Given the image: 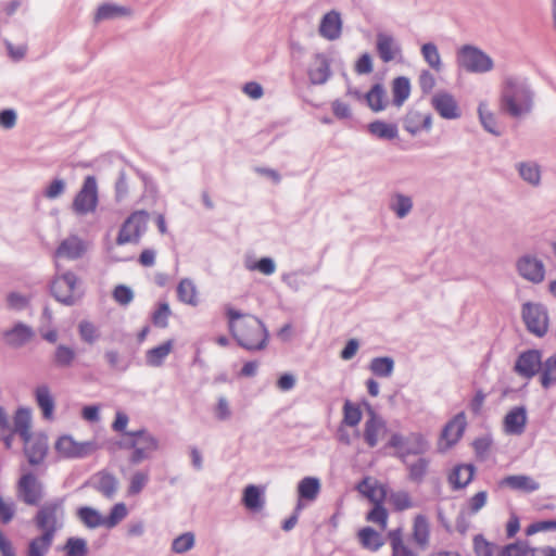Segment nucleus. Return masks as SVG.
<instances>
[{
	"mask_svg": "<svg viewBox=\"0 0 556 556\" xmlns=\"http://www.w3.org/2000/svg\"><path fill=\"white\" fill-rule=\"evenodd\" d=\"M229 332L238 345L248 351L264 350L268 341V330L256 316L244 315L240 311L226 306Z\"/></svg>",
	"mask_w": 556,
	"mask_h": 556,
	"instance_id": "nucleus-1",
	"label": "nucleus"
},
{
	"mask_svg": "<svg viewBox=\"0 0 556 556\" xmlns=\"http://www.w3.org/2000/svg\"><path fill=\"white\" fill-rule=\"evenodd\" d=\"M535 91L529 79L521 76L505 78L501 97V111L511 118H521L529 115L534 108Z\"/></svg>",
	"mask_w": 556,
	"mask_h": 556,
	"instance_id": "nucleus-2",
	"label": "nucleus"
},
{
	"mask_svg": "<svg viewBox=\"0 0 556 556\" xmlns=\"http://www.w3.org/2000/svg\"><path fill=\"white\" fill-rule=\"evenodd\" d=\"M65 508L64 498L55 497L39 504V508L34 516V523L41 533L50 536L61 530L64 526Z\"/></svg>",
	"mask_w": 556,
	"mask_h": 556,
	"instance_id": "nucleus-3",
	"label": "nucleus"
},
{
	"mask_svg": "<svg viewBox=\"0 0 556 556\" xmlns=\"http://www.w3.org/2000/svg\"><path fill=\"white\" fill-rule=\"evenodd\" d=\"M456 62L459 68L472 74H484L494 68L492 58L472 45H464L457 50Z\"/></svg>",
	"mask_w": 556,
	"mask_h": 556,
	"instance_id": "nucleus-4",
	"label": "nucleus"
},
{
	"mask_svg": "<svg viewBox=\"0 0 556 556\" xmlns=\"http://www.w3.org/2000/svg\"><path fill=\"white\" fill-rule=\"evenodd\" d=\"M99 204L97 178L92 175L85 177L79 191L74 197L72 210L78 216H86L96 212Z\"/></svg>",
	"mask_w": 556,
	"mask_h": 556,
	"instance_id": "nucleus-5",
	"label": "nucleus"
},
{
	"mask_svg": "<svg viewBox=\"0 0 556 556\" xmlns=\"http://www.w3.org/2000/svg\"><path fill=\"white\" fill-rule=\"evenodd\" d=\"M149 214L144 210L132 212L122 224L116 244L138 243L147 230Z\"/></svg>",
	"mask_w": 556,
	"mask_h": 556,
	"instance_id": "nucleus-6",
	"label": "nucleus"
},
{
	"mask_svg": "<svg viewBox=\"0 0 556 556\" xmlns=\"http://www.w3.org/2000/svg\"><path fill=\"white\" fill-rule=\"evenodd\" d=\"M521 317L527 330L542 338L548 330V312L541 303L526 302L521 308Z\"/></svg>",
	"mask_w": 556,
	"mask_h": 556,
	"instance_id": "nucleus-7",
	"label": "nucleus"
},
{
	"mask_svg": "<svg viewBox=\"0 0 556 556\" xmlns=\"http://www.w3.org/2000/svg\"><path fill=\"white\" fill-rule=\"evenodd\" d=\"M16 495L28 506H39L45 496V485L35 473L26 472L16 483Z\"/></svg>",
	"mask_w": 556,
	"mask_h": 556,
	"instance_id": "nucleus-8",
	"label": "nucleus"
},
{
	"mask_svg": "<svg viewBox=\"0 0 556 556\" xmlns=\"http://www.w3.org/2000/svg\"><path fill=\"white\" fill-rule=\"evenodd\" d=\"M77 282V275L67 270L52 279L50 282V293L58 302L72 306L76 303L75 289Z\"/></svg>",
	"mask_w": 556,
	"mask_h": 556,
	"instance_id": "nucleus-9",
	"label": "nucleus"
},
{
	"mask_svg": "<svg viewBox=\"0 0 556 556\" xmlns=\"http://www.w3.org/2000/svg\"><path fill=\"white\" fill-rule=\"evenodd\" d=\"M132 437H137L139 440V444L135 452L131 453L129 457V463L132 465H138L146 459L151 457V454L159 450V440L152 433H150L146 428H141L135 430L129 433Z\"/></svg>",
	"mask_w": 556,
	"mask_h": 556,
	"instance_id": "nucleus-10",
	"label": "nucleus"
},
{
	"mask_svg": "<svg viewBox=\"0 0 556 556\" xmlns=\"http://www.w3.org/2000/svg\"><path fill=\"white\" fill-rule=\"evenodd\" d=\"M514 369L523 378H533L542 370V352L535 349L523 351L517 357Z\"/></svg>",
	"mask_w": 556,
	"mask_h": 556,
	"instance_id": "nucleus-11",
	"label": "nucleus"
},
{
	"mask_svg": "<svg viewBox=\"0 0 556 556\" xmlns=\"http://www.w3.org/2000/svg\"><path fill=\"white\" fill-rule=\"evenodd\" d=\"M34 337V329L23 321H16L11 328L2 331L4 344L13 350L23 348L29 343Z\"/></svg>",
	"mask_w": 556,
	"mask_h": 556,
	"instance_id": "nucleus-12",
	"label": "nucleus"
},
{
	"mask_svg": "<svg viewBox=\"0 0 556 556\" xmlns=\"http://www.w3.org/2000/svg\"><path fill=\"white\" fill-rule=\"evenodd\" d=\"M516 267L518 274L532 283H540L544 280L545 266L541 260L533 255L527 254L519 257Z\"/></svg>",
	"mask_w": 556,
	"mask_h": 556,
	"instance_id": "nucleus-13",
	"label": "nucleus"
},
{
	"mask_svg": "<svg viewBox=\"0 0 556 556\" xmlns=\"http://www.w3.org/2000/svg\"><path fill=\"white\" fill-rule=\"evenodd\" d=\"M376 50L382 62L402 60L401 43L391 34L379 31L376 36Z\"/></svg>",
	"mask_w": 556,
	"mask_h": 556,
	"instance_id": "nucleus-14",
	"label": "nucleus"
},
{
	"mask_svg": "<svg viewBox=\"0 0 556 556\" xmlns=\"http://www.w3.org/2000/svg\"><path fill=\"white\" fill-rule=\"evenodd\" d=\"M431 105L444 119H457L462 116L458 103L447 91H438L431 98Z\"/></svg>",
	"mask_w": 556,
	"mask_h": 556,
	"instance_id": "nucleus-15",
	"label": "nucleus"
},
{
	"mask_svg": "<svg viewBox=\"0 0 556 556\" xmlns=\"http://www.w3.org/2000/svg\"><path fill=\"white\" fill-rule=\"evenodd\" d=\"M497 556H556L552 546L530 547L526 541H517L503 546Z\"/></svg>",
	"mask_w": 556,
	"mask_h": 556,
	"instance_id": "nucleus-16",
	"label": "nucleus"
},
{
	"mask_svg": "<svg viewBox=\"0 0 556 556\" xmlns=\"http://www.w3.org/2000/svg\"><path fill=\"white\" fill-rule=\"evenodd\" d=\"M367 482H368V478H365L357 486L358 490L362 492H363V490H362L363 485L368 486V490L364 493L369 498V501L374 503V507L369 510L366 518L368 521L378 523L381 526V528L384 529L387 527V522H388V510L386 509V507L382 504L386 494H384V492H382L381 496L379 498H377L375 495V488L369 486L367 484Z\"/></svg>",
	"mask_w": 556,
	"mask_h": 556,
	"instance_id": "nucleus-17",
	"label": "nucleus"
},
{
	"mask_svg": "<svg viewBox=\"0 0 556 556\" xmlns=\"http://www.w3.org/2000/svg\"><path fill=\"white\" fill-rule=\"evenodd\" d=\"M24 442V453L30 465H39L43 462L48 452V439L45 434H28Z\"/></svg>",
	"mask_w": 556,
	"mask_h": 556,
	"instance_id": "nucleus-18",
	"label": "nucleus"
},
{
	"mask_svg": "<svg viewBox=\"0 0 556 556\" xmlns=\"http://www.w3.org/2000/svg\"><path fill=\"white\" fill-rule=\"evenodd\" d=\"M86 484L90 485L93 490L109 500H112L118 490L117 478L105 469L94 473Z\"/></svg>",
	"mask_w": 556,
	"mask_h": 556,
	"instance_id": "nucleus-19",
	"label": "nucleus"
},
{
	"mask_svg": "<svg viewBox=\"0 0 556 556\" xmlns=\"http://www.w3.org/2000/svg\"><path fill=\"white\" fill-rule=\"evenodd\" d=\"M85 252V242L77 236H70L59 244L54 251V257L75 261L83 257Z\"/></svg>",
	"mask_w": 556,
	"mask_h": 556,
	"instance_id": "nucleus-20",
	"label": "nucleus"
},
{
	"mask_svg": "<svg viewBox=\"0 0 556 556\" xmlns=\"http://www.w3.org/2000/svg\"><path fill=\"white\" fill-rule=\"evenodd\" d=\"M342 21L338 11L327 12L320 21L319 34L328 40H337L341 36Z\"/></svg>",
	"mask_w": 556,
	"mask_h": 556,
	"instance_id": "nucleus-21",
	"label": "nucleus"
},
{
	"mask_svg": "<svg viewBox=\"0 0 556 556\" xmlns=\"http://www.w3.org/2000/svg\"><path fill=\"white\" fill-rule=\"evenodd\" d=\"M527 424V410L523 406L511 408L504 418L506 433L520 435L523 433Z\"/></svg>",
	"mask_w": 556,
	"mask_h": 556,
	"instance_id": "nucleus-22",
	"label": "nucleus"
},
{
	"mask_svg": "<svg viewBox=\"0 0 556 556\" xmlns=\"http://www.w3.org/2000/svg\"><path fill=\"white\" fill-rule=\"evenodd\" d=\"M404 129L415 136L421 130L429 131L432 127V115L422 114L418 111H410L404 118Z\"/></svg>",
	"mask_w": 556,
	"mask_h": 556,
	"instance_id": "nucleus-23",
	"label": "nucleus"
},
{
	"mask_svg": "<svg viewBox=\"0 0 556 556\" xmlns=\"http://www.w3.org/2000/svg\"><path fill=\"white\" fill-rule=\"evenodd\" d=\"M307 74L312 85L325 84L331 75L328 58L323 53H317L315 55V65L308 70Z\"/></svg>",
	"mask_w": 556,
	"mask_h": 556,
	"instance_id": "nucleus-24",
	"label": "nucleus"
},
{
	"mask_svg": "<svg viewBox=\"0 0 556 556\" xmlns=\"http://www.w3.org/2000/svg\"><path fill=\"white\" fill-rule=\"evenodd\" d=\"M34 395L38 407L41 409L42 417L46 420H51L54 414L55 401L50 388L47 384H40L35 389Z\"/></svg>",
	"mask_w": 556,
	"mask_h": 556,
	"instance_id": "nucleus-25",
	"label": "nucleus"
},
{
	"mask_svg": "<svg viewBox=\"0 0 556 556\" xmlns=\"http://www.w3.org/2000/svg\"><path fill=\"white\" fill-rule=\"evenodd\" d=\"M369 418L364 426V440L369 447H375L378 443V433L384 428L383 419L378 416L371 407H368Z\"/></svg>",
	"mask_w": 556,
	"mask_h": 556,
	"instance_id": "nucleus-26",
	"label": "nucleus"
},
{
	"mask_svg": "<svg viewBox=\"0 0 556 556\" xmlns=\"http://www.w3.org/2000/svg\"><path fill=\"white\" fill-rule=\"evenodd\" d=\"M31 409L28 407H18L13 416V432L20 435L22 440H27L28 434L31 433Z\"/></svg>",
	"mask_w": 556,
	"mask_h": 556,
	"instance_id": "nucleus-27",
	"label": "nucleus"
},
{
	"mask_svg": "<svg viewBox=\"0 0 556 556\" xmlns=\"http://www.w3.org/2000/svg\"><path fill=\"white\" fill-rule=\"evenodd\" d=\"M475 475V466L472 464H460L454 467L448 476V481L454 490L466 488Z\"/></svg>",
	"mask_w": 556,
	"mask_h": 556,
	"instance_id": "nucleus-28",
	"label": "nucleus"
},
{
	"mask_svg": "<svg viewBox=\"0 0 556 556\" xmlns=\"http://www.w3.org/2000/svg\"><path fill=\"white\" fill-rule=\"evenodd\" d=\"M516 169L520 178L531 187H539L542 180L541 166L533 161L519 162Z\"/></svg>",
	"mask_w": 556,
	"mask_h": 556,
	"instance_id": "nucleus-29",
	"label": "nucleus"
},
{
	"mask_svg": "<svg viewBox=\"0 0 556 556\" xmlns=\"http://www.w3.org/2000/svg\"><path fill=\"white\" fill-rule=\"evenodd\" d=\"M501 484L526 493H532L540 489V483L526 475L507 476L501 481Z\"/></svg>",
	"mask_w": 556,
	"mask_h": 556,
	"instance_id": "nucleus-30",
	"label": "nucleus"
},
{
	"mask_svg": "<svg viewBox=\"0 0 556 556\" xmlns=\"http://www.w3.org/2000/svg\"><path fill=\"white\" fill-rule=\"evenodd\" d=\"M321 483L317 477H304L298 483L296 493L299 498L306 502H314L320 493Z\"/></svg>",
	"mask_w": 556,
	"mask_h": 556,
	"instance_id": "nucleus-31",
	"label": "nucleus"
},
{
	"mask_svg": "<svg viewBox=\"0 0 556 556\" xmlns=\"http://www.w3.org/2000/svg\"><path fill=\"white\" fill-rule=\"evenodd\" d=\"M430 528L426 516L417 515L413 523V539L417 546L425 551L429 546Z\"/></svg>",
	"mask_w": 556,
	"mask_h": 556,
	"instance_id": "nucleus-32",
	"label": "nucleus"
},
{
	"mask_svg": "<svg viewBox=\"0 0 556 556\" xmlns=\"http://www.w3.org/2000/svg\"><path fill=\"white\" fill-rule=\"evenodd\" d=\"M76 359V352L72 346L66 344H58L51 356V362L55 368H71Z\"/></svg>",
	"mask_w": 556,
	"mask_h": 556,
	"instance_id": "nucleus-33",
	"label": "nucleus"
},
{
	"mask_svg": "<svg viewBox=\"0 0 556 556\" xmlns=\"http://www.w3.org/2000/svg\"><path fill=\"white\" fill-rule=\"evenodd\" d=\"M465 428L466 421L464 414L462 413L445 425L442 431V437L450 445L455 444L463 437Z\"/></svg>",
	"mask_w": 556,
	"mask_h": 556,
	"instance_id": "nucleus-34",
	"label": "nucleus"
},
{
	"mask_svg": "<svg viewBox=\"0 0 556 556\" xmlns=\"http://www.w3.org/2000/svg\"><path fill=\"white\" fill-rule=\"evenodd\" d=\"M174 341L172 339L163 342L162 344L152 348L146 353V363L151 367H160L164 364L165 358L172 352Z\"/></svg>",
	"mask_w": 556,
	"mask_h": 556,
	"instance_id": "nucleus-35",
	"label": "nucleus"
},
{
	"mask_svg": "<svg viewBox=\"0 0 556 556\" xmlns=\"http://www.w3.org/2000/svg\"><path fill=\"white\" fill-rule=\"evenodd\" d=\"M129 14H130V9L127 7L113 4V3H103L98 8V10L94 14V23L113 20L116 17L129 15Z\"/></svg>",
	"mask_w": 556,
	"mask_h": 556,
	"instance_id": "nucleus-36",
	"label": "nucleus"
},
{
	"mask_svg": "<svg viewBox=\"0 0 556 556\" xmlns=\"http://www.w3.org/2000/svg\"><path fill=\"white\" fill-rule=\"evenodd\" d=\"M393 104L402 106L410 94V81L406 76L395 77L392 81Z\"/></svg>",
	"mask_w": 556,
	"mask_h": 556,
	"instance_id": "nucleus-37",
	"label": "nucleus"
},
{
	"mask_svg": "<svg viewBox=\"0 0 556 556\" xmlns=\"http://www.w3.org/2000/svg\"><path fill=\"white\" fill-rule=\"evenodd\" d=\"M242 503L252 511L262 509L264 506L262 490L254 484H249L243 490Z\"/></svg>",
	"mask_w": 556,
	"mask_h": 556,
	"instance_id": "nucleus-38",
	"label": "nucleus"
},
{
	"mask_svg": "<svg viewBox=\"0 0 556 556\" xmlns=\"http://www.w3.org/2000/svg\"><path fill=\"white\" fill-rule=\"evenodd\" d=\"M541 386L548 389L556 383V351L542 361Z\"/></svg>",
	"mask_w": 556,
	"mask_h": 556,
	"instance_id": "nucleus-39",
	"label": "nucleus"
},
{
	"mask_svg": "<svg viewBox=\"0 0 556 556\" xmlns=\"http://www.w3.org/2000/svg\"><path fill=\"white\" fill-rule=\"evenodd\" d=\"M368 131L379 138L392 140L395 139L399 135V129L395 124H388L383 121H374L368 125Z\"/></svg>",
	"mask_w": 556,
	"mask_h": 556,
	"instance_id": "nucleus-40",
	"label": "nucleus"
},
{
	"mask_svg": "<svg viewBox=\"0 0 556 556\" xmlns=\"http://www.w3.org/2000/svg\"><path fill=\"white\" fill-rule=\"evenodd\" d=\"M394 365V359L390 356L374 357L370 361L369 369L377 377L388 378L392 376Z\"/></svg>",
	"mask_w": 556,
	"mask_h": 556,
	"instance_id": "nucleus-41",
	"label": "nucleus"
},
{
	"mask_svg": "<svg viewBox=\"0 0 556 556\" xmlns=\"http://www.w3.org/2000/svg\"><path fill=\"white\" fill-rule=\"evenodd\" d=\"M358 538L362 545L372 552L378 551L384 544L381 534L371 527L359 530Z\"/></svg>",
	"mask_w": 556,
	"mask_h": 556,
	"instance_id": "nucleus-42",
	"label": "nucleus"
},
{
	"mask_svg": "<svg viewBox=\"0 0 556 556\" xmlns=\"http://www.w3.org/2000/svg\"><path fill=\"white\" fill-rule=\"evenodd\" d=\"M366 101L368 106L374 112L383 111L387 106L386 103V89L381 84H375L371 89L366 93Z\"/></svg>",
	"mask_w": 556,
	"mask_h": 556,
	"instance_id": "nucleus-43",
	"label": "nucleus"
},
{
	"mask_svg": "<svg viewBox=\"0 0 556 556\" xmlns=\"http://www.w3.org/2000/svg\"><path fill=\"white\" fill-rule=\"evenodd\" d=\"M104 358H105L110 369L119 371V372L127 371L131 365L130 358L122 355L115 349L105 350Z\"/></svg>",
	"mask_w": 556,
	"mask_h": 556,
	"instance_id": "nucleus-44",
	"label": "nucleus"
},
{
	"mask_svg": "<svg viewBox=\"0 0 556 556\" xmlns=\"http://www.w3.org/2000/svg\"><path fill=\"white\" fill-rule=\"evenodd\" d=\"M53 536L41 533L28 543L27 556H46L49 552Z\"/></svg>",
	"mask_w": 556,
	"mask_h": 556,
	"instance_id": "nucleus-45",
	"label": "nucleus"
},
{
	"mask_svg": "<svg viewBox=\"0 0 556 556\" xmlns=\"http://www.w3.org/2000/svg\"><path fill=\"white\" fill-rule=\"evenodd\" d=\"M77 517L88 528L94 529L104 526V518L101 514L89 506H83L77 509Z\"/></svg>",
	"mask_w": 556,
	"mask_h": 556,
	"instance_id": "nucleus-46",
	"label": "nucleus"
},
{
	"mask_svg": "<svg viewBox=\"0 0 556 556\" xmlns=\"http://www.w3.org/2000/svg\"><path fill=\"white\" fill-rule=\"evenodd\" d=\"M178 299L189 305L195 306L198 304L197 288L191 279L184 278L177 286Z\"/></svg>",
	"mask_w": 556,
	"mask_h": 556,
	"instance_id": "nucleus-47",
	"label": "nucleus"
},
{
	"mask_svg": "<svg viewBox=\"0 0 556 556\" xmlns=\"http://www.w3.org/2000/svg\"><path fill=\"white\" fill-rule=\"evenodd\" d=\"M62 551L65 556H87L89 553L87 541L78 536H70L62 546Z\"/></svg>",
	"mask_w": 556,
	"mask_h": 556,
	"instance_id": "nucleus-48",
	"label": "nucleus"
},
{
	"mask_svg": "<svg viewBox=\"0 0 556 556\" xmlns=\"http://www.w3.org/2000/svg\"><path fill=\"white\" fill-rule=\"evenodd\" d=\"M413 208V200L403 193H395L390 202V210L395 213L399 218L406 217Z\"/></svg>",
	"mask_w": 556,
	"mask_h": 556,
	"instance_id": "nucleus-49",
	"label": "nucleus"
},
{
	"mask_svg": "<svg viewBox=\"0 0 556 556\" xmlns=\"http://www.w3.org/2000/svg\"><path fill=\"white\" fill-rule=\"evenodd\" d=\"M389 540L392 547V556H417V554L404 544L401 529L389 532Z\"/></svg>",
	"mask_w": 556,
	"mask_h": 556,
	"instance_id": "nucleus-50",
	"label": "nucleus"
},
{
	"mask_svg": "<svg viewBox=\"0 0 556 556\" xmlns=\"http://www.w3.org/2000/svg\"><path fill=\"white\" fill-rule=\"evenodd\" d=\"M428 450V442L421 433L413 432L407 435L404 453L407 455H419Z\"/></svg>",
	"mask_w": 556,
	"mask_h": 556,
	"instance_id": "nucleus-51",
	"label": "nucleus"
},
{
	"mask_svg": "<svg viewBox=\"0 0 556 556\" xmlns=\"http://www.w3.org/2000/svg\"><path fill=\"white\" fill-rule=\"evenodd\" d=\"M421 55L428 65L435 72L442 70V61L438 47L433 42H427L421 46Z\"/></svg>",
	"mask_w": 556,
	"mask_h": 556,
	"instance_id": "nucleus-52",
	"label": "nucleus"
},
{
	"mask_svg": "<svg viewBox=\"0 0 556 556\" xmlns=\"http://www.w3.org/2000/svg\"><path fill=\"white\" fill-rule=\"evenodd\" d=\"M30 302H31L30 295L22 294L16 291H11L5 296V303H7L8 309L14 311V312H22V311L26 309L27 307H29Z\"/></svg>",
	"mask_w": 556,
	"mask_h": 556,
	"instance_id": "nucleus-53",
	"label": "nucleus"
},
{
	"mask_svg": "<svg viewBox=\"0 0 556 556\" xmlns=\"http://www.w3.org/2000/svg\"><path fill=\"white\" fill-rule=\"evenodd\" d=\"M478 114L481 125L488 132L494 136H501V131L497 129L496 118L494 114L488 110L485 104H479Z\"/></svg>",
	"mask_w": 556,
	"mask_h": 556,
	"instance_id": "nucleus-54",
	"label": "nucleus"
},
{
	"mask_svg": "<svg viewBox=\"0 0 556 556\" xmlns=\"http://www.w3.org/2000/svg\"><path fill=\"white\" fill-rule=\"evenodd\" d=\"M78 333L83 342L87 344H94L100 338L99 329L88 320H81L78 324Z\"/></svg>",
	"mask_w": 556,
	"mask_h": 556,
	"instance_id": "nucleus-55",
	"label": "nucleus"
},
{
	"mask_svg": "<svg viewBox=\"0 0 556 556\" xmlns=\"http://www.w3.org/2000/svg\"><path fill=\"white\" fill-rule=\"evenodd\" d=\"M362 420V410L359 406L352 403L350 400H345L343 405V424L349 427H355Z\"/></svg>",
	"mask_w": 556,
	"mask_h": 556,
	"instance_id": "nucleus-56",
	"label": "nucleus"
},
{
	"mask_svg": "<svg viewBox=\"0 0 556 556\" xmlns=\"http://www.w3.org/2000/svg\"><path fill=\"white\" fill-rule=\"evenodd\" d=\"M429 467V459L425 457L418 458L416 463H413L408 466V478L413 482L421 483L424 481L425 476L427 475Z\"/></svg>",
	"mask_w": 556,
	"mask_h": 556,
	"instance_id": "nucleus-57",
	"label": "nucleus"
},
{
	"mask_svg": "<svg viewBox=\"0 0 556 556\" xmlns=\"http://www.w3.org/2000/svg\"><path fill=\"white\" fill-rule=\"evenodd\" d=\"M195 538L192 532H185L172 542V551L176 554H184L194 546Z\"/></svg>",
	"mask_w": 556,
	"mask_h": 556,
	"instance_id": "nucleus-58",
	"label": "nucleus"
},
{
	"mask_svg": "<svg viewBox=\"0 0 556 556\" xmlns=\"http://www.w3.org/2000/svg\"><path fill=\"white\" fill-rule=\"evenodd\" d=\"M172 315L170 307L167 302L159 303L157 308L152 313L151 320L157 328H166L168 318Z\"/></svg>",
	"mask_w": 556,
	"mask_h": 556,
	"instance_id": "nucleus-59",
	"label": "nucleus"
},
{
	"mask_svg": "<svg viewBox=\"0 0 556 556\" xmlns=\"http://www.w3.org/2000/svg\"><path fill=\"white\" fill-rule=\"evenodd\" d=\"M245 268L249 270H256L260 271L266 276H270L276 270V263L275 261L269 256L261 257L258 261L254 263H245Z\"/></svg>",
	"mask_w": 556,
	"mask_h": 556,
	"instance_id": "nucleus-60",
	"label": "nucleus"
},
{
	"mask_svg": "<svg viewBox=\"0 0 556 556\" xmlns=\"http://www.w3.org/2000/svg\"><path fill=\"white\" fill-rule=\"evenodd\" d=\"M114 191H115V201L122 202L124 201L129 192V184L128 178L126 175V172L124 169H121L118 172L116 181L114 184Z\"/></svg>",
	"mask_w": 556,
	"mask_h": 556,
	"instance_id": "nucleus-61",
	"label": "nucleus"
},
{
	"mask_svg": "<svg viewBox=\"0 0 556 556\" xmlns=\"http://www.w3.org/2000/svg\"><path fill=\"white\" fill-rule=\"evenodd\" d=\"M76 441L71 435H62L55 442L56 452L65 458H74Z\"/></svg>",
	"mask_w": 556,
	"mask_h": 556,
	"instance_id": "nucleus-62",
	"label": "nucleus"
},
{
	"mask_svg": "<svg viewBox=\"0 0 556 556\" xmlns=\"http://www.w3.org/2000/svg\"><path fill=\"white\" fill-rule=\"evenodd\" d=\"M127 516V508L124 503L115 504L109 514L108 517L104 518V527L113 528L119 521H122Z\"/></svg>",
	"mask_w": 556,
	"mask_h": 556,
	"instance_id": "nucleus-63",
	"label": "nucleus"
},
{
	"mask_svg": "<svg viewBox=\"0 0 556 556\" xmlns=\"http://www.w3.org/2000/svg\"><path fill=\"white\" fill-rule=\"evenodd\" d=\"M495 545L488 540L482 534H477L473 536V551L477 556H494Z\"/></svg>",
	"mask_w": 556,
	"mask_h": 556,
	"instance_id": "nucleus-64",
	"label": "nucleus"
}]
</instances>
